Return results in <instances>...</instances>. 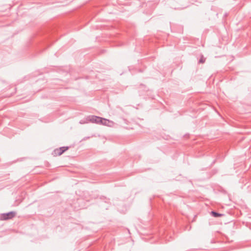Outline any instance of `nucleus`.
Wrapping results in <instances>:
<instances>
[{
    "mask_svg": "<svg viewBox=\"0 0 251 251\" xmlns=\"http://www.w3.org/2000/svg\"><path fill=\"white\" fill-rule=\"evenodd\" d=\"M16 212L13 211L9 212L7 213H3L1 215L0 218L1 219L3 220L11 219L16 216Z\"/></svg>",
    "mask_w": 251,
    "mask_h": 251,
    "instance_id": "1",
    "label": "nucleus"
},
{
    "mask_svg": "<svg viewBox=\"0 0 251 251\" xmlns=\"http://www.w3.org/2000/svg\"><path fill=\"white\" fill-rule=\"evenodd\" d=\"M68 147H62L58 149H56L53 151L54 155L55 156H59L62 154L65 151L68 150Z\"/></svg>",
    "mask_w": 251,
    "mask_h": 251,
    "instance_id": "2",
    "label": "nucleus"
},
{
    "mask_svg": "<svg viewBox=\"0 0 251 251\" xmlns=\"http://www.w3.org/2000/svg\"><path fill=\"white\" fill-rule=\"evenodd\" d=\"M101 121L100 123V125L108 126L109 127H112L114 126L115 124L113 122L110 121L109 120L104 119V118H101Z\"/></svg>",
    "mask_w": 251,
    "mask_h": 251,
    "instance_id": "3",
    "label": "nucleus"
},
{
    "mask_svg": "<svg viewBox=\"0 0 251 251\" xmlns=\"http://www.w3.org/2000/svg\"><path fill=\"white\" fill-rule=\"evenodd\" d=\"M101 118L96 116H90L87 118V120L92 123L100 124Z\"/></svg>",
    "mask_w": 251,
    "mask_h": 251,
    "instance_id": "4",
    "label": "nucleus"
},
{
    "mask_svg": "<svg viewBox=\"0 0 251 251\" xmlns=\"http://www.w3.org/2000/svg\"><path fill=\"white\" fill-rule=\"evenodd\" d=\"M211 215L214 217H219L223 215L222 214L217 213L215 211H212Z\"/></svg>",
    "mask_w": 251,
    "mask_h": 251,
    "instance_id": "5",
    "label": "nucleus"
},
{
    "mask_svg": "<svg viewBox=\"0 0 251 251\" xmlns=\"http://www.w3.org/2000/svg\"><path fill=\"white\" fill-rule=\"evenodd\" d=\"M205 61V60L203 59V58H201L200 59V60H199V62L201 63H204Z\"/></svg>",
    "mask_w": 251,
    "mask_h": 251,
    "instance_id": "6",
    "label": "nucleus"
},
{
    "mask_svg": "<svg viewBox=\"0 0 251 251\" xmlns=\"http://www.w3.org/2000/svg\"><path fill=\"white\" fill-rule=\"evenodd\" d=\"M126 230L128 231V232L129 233V230L126 228Z\"/></svg>",
    "mask_w": 251,
    "mask_h": 251,
    "instance_id": "7",
    "label": "nucleus"
}]
</instances>
